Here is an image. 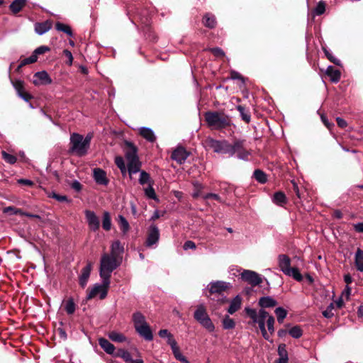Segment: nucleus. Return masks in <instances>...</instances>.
<instances>
[{
  "instance_id": "28",
  "label": "nucleus",
  "mask_w": 363,
  "mask_h": 363,
  "mask_svg": "<svg viewBox=\"0 0 363 363\" xmlns=\"http://www.w3.org/2000/svg\"><path fill=\"white\" fill-rule=\"evenodd\" d=\"M354 263L357 269L359 272H363V250L360 248H357L356 251Z\"/></svg>"
},
{
  "instance_id": "42",
  "label": "nucleus",
  "mask_w": 363,
  "mask_h": 363,
  "mask_svg": "<svg viewBox=\"0 0 363 363\" xmlns=\"http://www.w3.org/2000/svg\"><path fill=\"white\" fill-rule=\"evenodd\" d=\"M235 326V321L233 319L230 318L228 315H226L223 320V327L224 329H233Z\"/></svg>"
},
{
  "instance_id": "45",
  "label": "nucleus",
  "mask_w": 363,
  "mask_h": 363,
  "mask_svg": "<svg viewBox=\"0 0 363 363\" xmlns=\"http://www.w3.org/2000/svg\"><path fill=\"white\" fill-rule=\"evenodd\" d=\"M152 185H153V184H150V185H148V186L144 189L145 194L149 199L157 200V196H156V194H155V189H153Z\"/></svg>"
},
{
  "instance_id": "56",
  "label": "nucleus",
  "mask_w": 363,
  "mask_h": 363,
  "mask_svg": "<svg viewBox=\"0 0 363 363\" xmlns=\"http://www.w3.org/2000/svg\"><path fill=\"white\" fill-rule=\"evenodd\" d=\"M278 354L279 357H288L287 351L286 350V345L282 344L280 345L278 347Z\"/></svg>"
},
{
  "instance_id": "21",
  "label": "nucleus",
  "mask_w": 363,
  "mask_h": 363,
  "mask_svg": "<svg viewBox=\"0 0 363 363\" xmlns=\"http://www.w3.org/2000/svg\"><path fill=\"white\" fill-rule=\"evenodd\" d=\"M133 321L135 330L147 325L145 316L140 312L134 313L133 315Z\"/></svg>"
},
{
  "instance_id": "58",
  "label": "nucleus",
  "mask_w": 363,
  "mask_h": 363,
  "mask_svg": "<svg viewBox=\"0 0 363 363\" xmlns=\"http://www.w3.org/2000/svg\"><path fill=\"white\" fill-rule=\"evenodd\" d=\"M203 198H204V199H215V200L218 201L220 202L221 201L220 197L219 196V195H218L216 194L209 193V194H206L203 196Z\"/></svg>"
},
{
  "instance_id": "1",
  "label": "nucleus",
  "mask_w": 363,
  "mask_h": 363,
  "mask_svg": "<svg viewBox=\"0 0 363 363\" xmlns=\"http://www.w3.org/2000/svg\"><path fill=\"white\" fill-rule=\"evenodd\" d=\"M92 135L88 134L85 138L82 135L74 133L70 136L69 152L78 157L87 154Z\"/></svg>"
},
{
  "instance_id": "32",
  "label": "nucleus",
  "mask_w": 363,
  "mask_h": 363,
  "mask_svg": "<svg viewBox=\"0 0 363 363\" xmlns=\"http://www.w3.org/2000/svg\"><path fill=\"white\" fill-rule=\"evenodd\" d=\"M115 357L122 358L126 363H132L135 360L132 359L129 352L123 349L118 350L115 354Z\"/></svg>"
},
{
  "instance_id": "43",
  "label": "nucleus",
  "mask_w": 363,
  "mask_h": 363,
  "mask_svg": "<svg viewBox=\"0 0 363 363\" xmlns=\"http://www.w3.org/2000/svg\"><path fill=\"white\" fill-rule=\"evenodd\" d=\"M275 314L277 317L278 322L279 323H281L283 322L284 319L286 318V316L287 315V312L284 308H283L281 307H279V308H276Z\"/></svg>"
},
{
  "instance_id": "26",
  "label": "nucleus",
  "mask_w": 363,
  "mask_h": 363,
  "mask_svg": "<svg viewBox=\"0 0 363 363\" xmlns=\"http://www.w3.org/2000/svg\"><path fill=\"white\" fill-rule=\"evenodd\" d=\"M136 331L146 340L150 341L153 339L152 333L148 324L145 327H142L140 329H138Z\"/></svg>"
},
{
  "instance_id": "19",
  "label": "nucleus",
  "mask_w": 363,
  "mask_h": 363,
  "mask_svg": "<svg viewBox=\"0 0 363 363\" xmlns=\"http://www.w3.org/2000/svg\"><path fill=\"white\" fill-rule=\"evenodd\" d=\"M52 23L51 21H45L42 23H36L35 24V31L38 35H43L51 29Z\"/></svg>"
},
{
  "instance_id": "53",
  "label": "nucleus",
  "mask_w": 363,
  "mask_h": 363,
  "mask_svg": "<svg viewBox=\"0 0 363 363\" xmlns=\"http://www.w3.org/2000/svg\"><path fill=\"white\" fill-rule=\"evenodd\" d=\"M274 322H275V320H274V317L272 315H269V317L267 318V328H268V330L270 333V334H272L274 332Z\"/></svg>"
},
{
  "instance_id": "54",
  "label": "nucleus",
  "mask_w": 363,
  "mask_h": 363,
  "mask_svg": "<svg viewBox=\"0 0 363 363\" xmlns=\"http://www.w3.org/2000/svg\"><path fill=\"white\" fill-rule=\"evenodd\" d=\"M325 11V4L323 1H320L315 9V13L316 15H321Z\"/></svg>"
},
{
  "instance_id": "63",
  "label": "nucleus",
  "mask_w": 363,
  "mask_h": 363,
  "mask_svg": "<svg viewBox=\"0 0 363 363\" xmlns=\"http://www.w3.org/2000/svg\"><path fill=\"white\" fill-rule=\"evenodd\" d=\"M18 96L26 101H29L31 99H33V96L26 91L20 94Z\"/></svg>"
},
{
  "instance_id": "31",
  "label": "nucleus",
  "mask_w": 363,
  "mask_h": 363,
  "mask_svg": "<svg viewBox=\"0 0 363 363\" xmlns=\"http://www.w3.org/2000/svg\"><path fill=\"white\" fill-rule=\"evenodd\" d=\"M13 209L15 210L14 213L16 215L25 216H27L29 218H38V219L41 218L40 216L38 215L29 213L23 211V210H21L20 208H16L12 207V206H9V207L6 208L4 210V212H9V210H13Z\"/></svg>"
},
{
  "instance_id": "6",
  "label": "nucleus",
  "mask_w": 363,
  "mask_h": 363,
  "mask_svg": "<svg viewBox=\"0 0 363 363\" xmlns=\"http://www.w3.org/2000/svg\"><path fill=\"white\" fill-rule=\"evenodd\" d=\"M247 314L252 320L253 323H258L262 336L265 340H269V335L265 328V320L269 317V313L264 309H260L257 313L255 309L246 308Z\"/></svg>"
},
{
  "instance_id": "40",
  "label": "nucleus",
  "mask_w": 363,
  "mask_h": 363,
  "mask_svg": "<svg viewBox=\"0 0 363 363\" xmlns=\"http://www.w3.org/2000/svg\"><path fill=\"white\" fill-rule=\"evenodd\" d=\"M118 223L123 233H126L129 230V223L124 216L121 215L118 216Z\"/></svg>"
},
{
  "instance_id": "34",
  "label": "nucleus",
  "mask_w": 363,
  "mask_h": 363,
  "mask_svg": "<svg viewBox=\"0 0 363 363\" xmlns=\"http://www.w3.org/2000/svg\"><path fill=\"white\" fill-rule=\"evenodd\" d=\"M140 172V178H139V183L141 185H145L147 184L150 185V184H153V182L151 179L150 175L146 172L145 171H139Z\"/></svg>"
},
{
  "instance_id": "12",
  "label": "nucleus",
  "mask_w": 363,
  "mask_h": 363,
  "mask_svg": "<svg viewBox=\"0 0 363 363\" xmlns=\"http://www.w3.org/2000/svg\"><path fill=\"white\" fill-rule=\"evenodd\" d=\"M240 277L244 281L250 284L252 286H256L262 283L261 276L254 271L245 269L240 274Z\"/></svg>"
},
{
  "instance_id": "13",
  "label": "nucleus",
  "mask_w": 363,
  "mask_h": 363,
  "mask_svg": "<svg viewBox=\"0 0 363 363\" xmlns=\"http://www.w3.org/2000/svg\"><path fill=\"white\" fill-rule=\"evenodd\" d=\"M85 216L89 225V228L92 231H96L100 226V221L94 211L86 210Z\"/></svg>"
},
{
  "instance_id": "37",
  "label": "nucleus",
  "mask_w": 363,
  "mask_h": 363,
  "mask_svg": "<svg viewBox=\"0 0 363 363\" xmlns=\"http://www.w3.org/2000/svg\"><path fill=\"white\" fill-rule=\"evenodd\" d=\"M203 22L206 27H208L210 28H214L216 24L215 17L211 14H206L203 17Z\"/></svg>"
},
{
  "instance_id": "35",
  "label": "nucleus",
  "mask_w": 363,
  "mask_h": 363,
  "mask_svg": "<svg viewBox=\"0 0 363 363\" xmlns=\"http://www.w3.org/2000/svg\"><path fill=\"white\" fill-rule=\"evenodd\" d=\"M174 357L182 363H190L189 361L182 354L179 346H176L172 349Z\"/></svg>"
},
{
  "instance_id": "10",
  "label": "nucleus",
  "mask_w": 363,
  "mask_h": 363,
  "mask_svg": "<svg viewBox=\"0 0 363 363\" xmlns=\"http://www.w3.org/2000/svg\"><path fill=\"white\" fill-rule=\"evenodd\" d=\"M245 140H235L233 144H231V151L232 153H230V157L233 156L235 154H237V157L240 160H246L248 158V156L250 155V152L246 149L245 147Z\"/></svg>"
},
{
  "instance_id": "16",
  "label": "nucleus",
  "mask_w": 363,
  "mask_h": 363,
  "mask_svg": "<svg viewBox=\"0 0 363 363\" xmlns=\"http://www.w3.org/2000/svg\"><path fill=\"white\" fill-rule=\"evenodd\" d=\"M34 77L36 78V79L33 80V84L37 86L40 84H50L52 82L46 71L36 72L34 74Z\"/></svg>"
},
{
  "instance_id": "25",
  "label": "nucleus",
  "mask_w": 363,
  "mask_h": 363,
  "mask_svg": "<svg viewBox=\"0 0 363 363\" xmlns=\"http://www.w3.org/2000/svg\"><path fill=\"white\" fill-rule=\"evenodd\" d=\"M27 0H14L9 6V9L14 14L18 13L26 4Z\"/></svg>"
},
{
  "instance_id": "7",
  "label": "nucleus",
  "mask_w": 363,
  "mask_h": 363,
  "mask_svg": "<svg viewBox=\"0 0 363 363\" xmlns=\"http://www.w3.org/2000/svg\"><path fill=\"white\" fill-rule=\"evenodd\" d=\"M280 270L286 276L293 277L295 280L301 281L303 276L296 267H291V259L286 255H280L278 257Z\"/></svg>"
},
{
  "instance_id": "60",
  "label": "nucleus",
  "mask_w": 363,
  "mask_h": 363,
  "mask_svg": "<svg viewBox=\"0 0 363 363\" xmlns=\"http://www.w3.org/2000/svg\"><path fill=\"white\" fill-rule=\"evenodd\" d=\"M63 53H64V55L66 56V57L68 60L67 64L69 65H72V62H73V56H72V52L69 50H65L63 51Z\"/></svg>"
},
{
  "instance_id": "23",
  "label": "nucleus",
  "mask_w": 363,
  "mask_h": 363,
  "mask_svg": "<svg viewBox=\"0 0 363 363\" xmlns=\"http://www.w3.org/2000/svg\"><path fill=\"white\" fill-rule=\"evenodd\" d=\"M241 304H242V298L239 295H238L230 301V306L228 309V312L230 314L235 313L236 311H238L240 308Z\"/></svg>"
},
{
  "instance_id": "49",
  "label": "nucleus",
  "mask_w": 363,
  "mask_h": 363,
  "mask_svg": "<svg viewBox=\"0 0 363 363\" xmlns=\"http://www.w3.org/2000/svg\"><path fill=\"white\" fill-rule=\"evenodd\" d=\"M38 57L33 53L30 57L22 60L20 62L19 67H22L26 65L34 63L37 61Z\"/></svg>"
},
{
  "instance_id": "59",
  "label": "nucleus",
  "mask_w": 363,
  "mask_h": 363,
  "mask_svg": "<svg viewBox=\"0 0 363 363\" xmlns=\"http://www.w3.org/2000/svg\"><path fill=\"white\" fill-rule=\"evenodd\" d=\"M333 308V303H331L328 308H327V310L324 311L323 312V315H324V317L325 318H330L333 315V313H332V309Z\"/></svg>"
},
{
  "instance_id": "38",
  "label": "nucleus",
  "mask_w": 363,
  "mask_h": 363,
  "mask_svg": "<svg viewBox=\"0 0 363 363\" xmlns=\"http://www.w3.org/2000/svg\"><path fill=\"white\" fill-rule=\"evenodd\" d=\"M253 176L255 179L261 184H264L267 181L266 174L260 169H256L254 172Z\"/></svg>"
},
{
  "instance_id": "18",
  "label": "nucleus",
  "mask_w": 363,
  "mask_h": 363,
  "mask_svg": "<svg viewBox=\"0 0 363 363\" xmlns=\"http://www.w3.org/2000/svg\"><path fill=\"white\" fill-rule=\"evenodd\" d=\"M92 264L91 262H88L86 266L84 267L82 270V274L79 277V284L82 287H85L88 281L90 273L91 271Z\"/></svg>"
},
{
  "instance_id": "47",
  "label": "nucleus",
  "mask_w": 363,
  "mask_h": 363,
  "mask_svg": "<svg viewBox=\"0 0 363 363\" xmlns=\"http://www.w3.org/2000/svg\"><path fill=\"white\" fill-rule=\"evenodd\" d=\"M75 304L72 298H69L65 303V309L68 314H72L75 311Z\"/></svg>"
},
{
  "instance_id": "33",
  "label": "nucleus",
  "mask_w": 363,
  "mask_h": 363,
  "mask_svg": "<svg viewBox=\"0 0 363 363\" xmlns=\"http://www.w3.org/2000/svg\"><path fill=\"white\" fill-rule=\"evenodd\" d=\"M273 202L279 206H283L286 203V197L281 191L276 192L273 196Z\"/></svg>"
},
{
  "instance_id": "44",
  "label": "nucleus",
  "mask_w": 363,
  "mask_h": 363,
  "mask_svg": "<svg viewBox=\"0 0 363 363\" xmlns=\"http://www.w3.org/2000/svg\"><path fill=\"white\" fill-rule=\"evenodd\" d=\"M115 163L117 165V167L120 169V170L121 171V173L123 174H125L126 173L127 169L125 167V164L123 158L121 156L116 157Z\"/></svg>"
},
{
  "instance_id": "15",
  "label": "nucleus",
  "mask_w": 363,
  "mask_h": 363,
  "mask_svg": "<svg viewBox=\"0 0 363 363\" xmlns=\"http://www.w3.org/2000/svg\"><path fill=\"white\" fill-rule=\"evenodd\" d=\"M159 238L160 231L158 228L155 225H150L146 240V245L147 247H152L153 245L157 243Z\"/></svg>"
},
{
  "instance_id": "51",
  "label": "nucleus",
  "mask_w": 363,
  "mask_h": 363,
  "mask_svg": "<svg viewBox=\"0 0 363 363\" xmlns=\"http://www.w3.org/2000/svg\"><path fill=\"white\" fill-rule=\"evenodd\" d=\"M13 85L16 91H17L18 95H20V94L25 91L23 83L22 81H19V80L16 81L13 83Z\"/></svg>"
},
{
  "instance_id": "27",
  "label": "nucleus",
  "mask_w": 363,
  "mask_h": 363,
  "mask_svg": "<svg viewBox=\"0 0 363 363\" xmlns=\"http://www.w3.org/2000/svg\"><path fill=\"white\" fill-rule=\"evenodd\" d=\"M277 304V302L270 296H264L259 300V305L262 308H271Z\"/></svg>"
},
{
  "instance_id": "57",
  "label": "nucleus",
  "mask_w": 363,
  "mask_h": 363,
  "mask_svg": "<svg viewBox=\"0 0 363 363\" xmlns=\"http://www.w3.org/2000/svg\"><path fill=\"white\" fill-rule=\"evenodd\" d=\"M210 51L216 56V57H223L225 53L223 51V50H221L220 48H211L210 49Z\"/></svg>"
},
{
  "instance_id": "55",
  "label": "nucleus",
  "mask_w": 363,
  "mask_h": 363,
  "mask_svg": "<svg viewBox=\"0 0 363 363\" xmlns=\"http://www.w3.org/2000/svg\"><path fill=\"white\" fill-rule=\"evenodd\" d=\"M49 197L56 199L57 201L60 202H64V201H68V199L66 196L64 195H60L55 192H52Z\"/></svg>"
},
{
  "instance_id": "52",
  "label": "nucleus",
  "mask_w": 363,
  "mask_h": 363,
  "mask_svg": "<svg viewBox=\"0 0 363 363\" xmlns=\"http://www.w3.org/2000/svg\"><path fill=\"white\" fill-rule=\"evenodd\" d=\"M50 48L48 47V46H45V45H42V46H40L38 48H37L34 51H33V54L35 57H38V55H43L44 54L45 52H48L50 51Z\"/></svg>"
},
{
  "instance_id": "46",
  "label": "nucleus",
  "mask_w": 363,
  "mask_h": 363,
  "mask_svg": "<svg viewBox=\"0 0 363 363\" xmlns=\"http://www.w3.org/2000/svg\"><path fill=\"white\" fill-rule=\"evenodd\" d=\"M289 334L294 338H299L301 337L303 332L299 326H294L289 330Z\"/></svg>"
},
{
  "instance_id": "64",
  "label": "nucleus",
  "mask_w": 363,
  "mask_h": 363,
  "mask_svg": "<svg viewBox=\"0 0 363 363\" xmlns=\"http://www.w3.org/2000/svg\"><path fill=\"white\" fill-rule=\"evenodd\" d=\"M353 228L357 233H363V222L353 224Z\"/></svg>"
},
{
  "instance_id": "4",
  "label": "nucleus",
  "mask_w": 363,
  "mask_h": 363,
  "mask_svg": "<svg viewBox=\"0 0 363 363\" xmlns=\"http://www.w3.org/2000/svg\"><path fill=\"white\" fill-rule=\"evenodd\" d=\"M119 264L116 257L114 256L106 253L101 256L99 274L101 279H106V284L107 280H110L111 273L118 267Z\"/></svg>"
},
{
  "instance_id": "50",
  "label": "nucleus",
  "mask_w": 363,
  "mask_h": 363,
  "mask_svg": "<svg viewBox=\"0 0 363 363\" xmlns=\"http://www.w3.org/2000/svg\"><path fill=\"white\" fill-rule=\"evenodd\" d=\"M2 157L6 162H7L9 164H14L17 160L16 156L9 154L5 151L2 152Z\"/></svg>"
},
{
  "instance_id": "39",
  "label": "nucleus",
  "mask_w": 363,
  "mask_h": 363,
  "mask_svg": "<svg viewBox=\"0 0 363 363\" xmlns=\"http://www.w3.org/2000/svg\"><path fill=\"white\" fill-rule=\"evenodd\" d=\"M102 227L105 230H109L111 228V220L110 214L104 212L103 215Z\"/></svg>"
},
{
  "instance_id": "61",
  "label": "nucleus",
  "mask_w": 363,
  "mask_h": 363,
  "mask_svg": "<svg viewBox=\"0 0 363 363\" xmlns=\"http://www.w3.org/2000/svg\"><path fill=\"white\" fill-rule=\"evenodd\" d=\"M196 245L195 243L191 241V240H188L186 242H185V243L184 244V249L185 250H188V249H191V250H194L196 249Z\"/></svg>"
},
{
  "instance_id": "41",
  "label": "nucleus",
  "mask_w": 363,
  "mask_h": 363,
  "mask_svg": "<svg viewBox=\"0 0 363 363\" xmlns=\"http://www.w3.org/2000/svg\"><path fill=\"white\" fill-rule=\"evenodd\" d=\"M237 108L240 112L242 119L246 123H249L251 118L250 112L242 106H238Z\"/></svg>"
},
{
  "instance_id": "30",
  "label": "nucleus",
  "mask_w": 363,
  "mask_h": 363,
  "mask_svg": "<svg viewBox=\"0 0 363 363\" xmlns=\"http://www.w3.org/2000/svg\"><path fill=\"white\" fill-rule=\"evenodd\" d=\"M108 336L109 339L116 342H123L127 340V337L123 334L116 331H111Z\"/></svg>"
},
{
  "instance_id": "8",
  "label": "nucleus",
  "mask_w": 363,
  "mask_h": 363,
  "mask_svg": "<svg viewBox=\"0 0 363 363\" xmlns=\"http://www.w3.org/2000/svg\"><path fill=\"white\" fill-rule=\"evenodd\" d=\"M203 145L206 148L212 149L218 154L228 155L232 153L231 144L227 140H217L211 137H208L203 140Z\"/></svg>"
},
{
  "instance_id": "36",
  "label": "nucleus",
  "mask_w": 363,
  "mask_h": 363,
  "mask_svg": "<svg viewBox=\"0 0 363 363\" xmlns=\"http://www.w3.org/2000/svg\"><path fill=\"white\" fill-rule=\"evenodd\" d=\"M55 28L57 30L63 32V33H66L67 35H68L69 36L72 35V29H71L70 26H69L68 25L64 24L60 22H57L55 24Z\"/></svg>"
},
{
  "instance_id": "24",
  "label": "nucleus",
  "mask_w": 363,
  "mask_h": 363,
  "mask_svg": "<svg viewBox=\"0 0 363 363\" xmlns=\"http://www.w3.org/2000/svg\"><path fill=\"white\" fill-rule=\"evenodd\" d=\"M326 74L330 77L333 82L337 83L340 79V72L335 69L333 66H328L326 69Z\"/></svg>"
},
{
  "instance_id": "11",
  "label": "nucleus",
  "mask_w": 363,
  "mask_h": 363,
  "mask_svg": "<svg viewBox=\"0 0 363 363\" xmlns=\"http://www.w3.org/2000/svg\"><path fill=\"white\" fill-rule=\"evenodd\" d=\"M102 283L101 284H96L94 286V287L90 290L87 295V299H91L96 296L98 294H100V298L104 299L108 292V289L110 285V280H107V284L106 283L105 279H101Z\"/></svg>"
},
{
  "instance_id": "29",
  "label": "nucleus",
  "mask_w": 363,
  "mask_h": 363,
  "mask_svg": "<svg viewBox=\"0 0 363 363\" xmlns=\"http://www.w3.org/2000/svg\"><path fill=\"white\" fill-rule=\"evenodd\" d=\"M123 247L121 245L120 241L116 240L111 245L110 255L116 257L118 255L123 252Z\"/></svg>"
},
{
  "instance_id": "22",
  "label": "nucleus",
  "mask_w": 363,
  "mask_h": 363,
  "mask_svg": "<svg viewBox=\"0 0 363 363\" xmlns=\"http://www.w3.org/2000/svg\"><path fill=\"white\" fill-rule=\"evenodd\" d=\"M139 133L143 138L149 142L153 143L156 140L153 130L150 128L142 127L139 129Z\"/></svg>"
},
{
  "instance_id": "3",
  "label": "nucleus",
  "mask_w": 363,
  "mask_h": 363,
  "mask_svg": "<svg viewBox=\"0 0 363 363\" xmlns=\"http://www.w3.org/2000/svg\"><path fill=\"white\" fill-rule=\"evenodd\" d=\"M125 145V155L128 161V170L131 177L133 174H135L140 171L141 164L137 155V148L133 144L126 141Z\"/></svg>"
},
{
  "instance_id": "48",
  "label": "nucleus",
  "mask_w": 363,
  "mask_h": 363,
  "mask_svg": "<svg viewBox=\"0 0 363 363\" xmlns=\"http://www.w3.org/2000/svg\"><path fill=\"white\" fill-rule=\"evenodd\" d=\"M323 50L327 57V58L333 63H334L336 65H340V60L336 58L333 55L331 52H329L325 48H323Z\"/></svg>"
},
{
  "instance_id": "14",
  "label": "nucleus",
  "mask_w": 363,
  "mask_h": 363,
  "mask_svg": "<svg viewBox=\"0 0 363 363\" xmlns=\"http://www.w3.org/2000/svg\"><path fill=\"white\" fill-rule=\"evenodd\" d=\"M190 153L183 147H177L172 154V159L175 160L179 164H183Z\"/></svg>"
},
{
  "instance_id": "20",
  "label": "nucleus",
  "mask_w": 363,
  "mask_h": 363,
  "mask_svg": "<svg viewBox=\"0 0 363 363\" xmlns=\"http://www.w3.org/2000/svg\"><path fill=\"white\" fill-rule=\"evenodd\" d=\"M99 345L108 354L115 356V346L104 337L99 339Z\"/></svg>"
},
{
  "instance_id": "62",
  "label": "nucleus",
  "mask_w": 363,
  "mask_h": 363,
  "mask_svg": "<svg viewBox=\"0 0 363 363\" xmlns=\"http://www.w3.org/2000/svg\"><path fill=\"white\" fill-rule=\"evenodd\" d=\"M167 344L171 347V349L177 346L176 340L174 339L172 334L167 337Z\"/></svg>"
},
{
  "instance_id": "9",
  "label": "nucleus",
  "mask_w": 363,
  "mask_h": 363,
  "mask_svg": "<svg viewBox=\"0 0 363 363\" xmlns=\"http://www.w3.org/2000/svg\"><path fill=\"white\" fill-rule=\"evenodd\" d=\"M194 318L198 323H199L201 325H202L208 331H214L215 326L213 322L211 321L209 315H208L205 306L203 304H200L197 306L194 314Z\"/></svg>"
},
{
  "instance_id": "5",
  "label": "nucleus",
  "mask_w": 363,
  "mask_h": 363,
  "mask_svg": "<svg viewBox=\"0 0 363 363\" xmlns=\"http://www.w3.org/2000/svg\"><path fill=\"white\" fill-rule=\"evenodd\" d=\"M231 286L230 283L223 281L211 282L208 284V287L211 295L213 296L212 299H216L220 303H225L228 299L225 293L227 292Z\"/></svg>"
},
{
  "instance_id": "17",
  "label": "nucleus",
  "mask_w": 363,
  "mask_h": 363,
  "mask_svg": "<svg viewBox=\"0 0 363 363\" xmlns=\"http://www.w3.org/2000/svg\"><path fill=\"white\" fill-rule=\"evenodd\" d=\"M94 178L98 184L106 186L108 184L106 173L100 168H96L94 169Z\"/></svg>"
},
{
  "instance_id": "2",
  "label": "nucleus",
  "mask_w": 363,
  "mask_h": 363,
  "mask_svg": "<svg viewBox=\"0 0 363 363\" xmlns=\"http://www.w3.org/2000/svg\"><path fill=\"white\" fill-rule=\"evenodd\" d=\"M205 120L208 125L215 130L227 128L231 123V121L228 116L217 111L206 112Z\"/></svg>"
}]
</instances>
